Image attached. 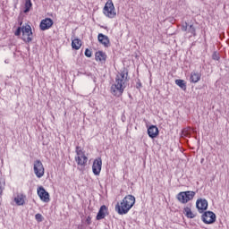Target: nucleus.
Listing matches in <instances>:
<instances>
[{
  "instance_id": "nucleus-1",
  "label": "nucleus",
  "mask_w": 229,
  "mask_h": 229,
  "mask_svg": "<svg viewBox=\"0 0 229 229\" xmlns=\"http://www.w3.org/2000/svg\"><path fill=\"white\" fill-rule=\"evenodd\" d=\"M129 81L128 71L119 72L114 78V83L111 85V94L115 96V98H121L124 93V89L128 87Z\"/></svg>"
},
{
  "instance_id": "nucleus-2",
  "label": "nucleus",
  "mask_w": 229,
  "mask_h": 229,
  "mask_svg": "<svg viewBox=\"0 0 229 229\" xmlns=\"http://www.w3.org/2000/svg\"><path fill=\"white\" fill-rule=\"evenodd\" d=\"M133 205H135V197L133 195H127L121 203L116 204L115 210L120 216H124V214L131 210Z\"/></svg>"
},
{
  "instance_id": "nucleus-3",
  "label": "nucleus",
  "mask_w": 229,
  "mask_h": 229,
  "mask_svg": "<svg viewBox=\"0 0 229 229\" xmlns=\"http://www.w3.org/2000/svg\"><path fill=\"white\" fill-rule=\"evenodd\" d=\"M21 33H22L21 40L30 44L31 40H33V32L31 31V26L23 25L22 27H19L15 31L14 35L16 37H21Z\"/></svg>"
},
{
  "instance_id": "nucleus-4",
  "label": "nucleus",
  "mask_w": 229,
  "mask_h": 229,
  "mask_svg": "<svg viewBox=\"0 0 229 229\" xmlns=\"http://www.w3.org/2000/svg\"><path fill=\"white\" fill-rule=\"evenodd\" d=\"M75 153V162L77 163V165H79V167L83 169V167L87 165V162H89V157L85 156V152L83 151V149H81V147L80 146L76 147Z\"/></svg>"
},
{
  "instance_id": "nucleus-5",
  "label": "nucleus",
  "mask_w": 229,
  "mask_h": 229,
  "mask_svg": "<svg viewBox=\"0 0 229 229\" xmlns=\"http://www.w3.org/2000/svg\"><path fill=\"white\" fill-rule=\"evenodd\" d=\"M103 13L108 19L115 18V15H117V13L115 12V6L114 5V2H112V0H108L106 3L103 8Z\"/></svg>"
},
{
  "instance_id": "nucleus-6",
  "label": "nucleus",
  "mask_w": 229,
  "mask_h": 229,
  "mask_svg": "<svg viewBox=\"0 0 229 229\" xmlns=\"http://www.w3.org/2000/svg\"><path fill=\"white\" fill-rule=\"evenodd\" d=\"M196 196V192L194 191H181L177 194V199L180 203L185 205V203H189L191 199H194Z\"/></svg>"
},
{
  "instance_id": "nucleus-7",
  "label": "nucleus",
  "mask_w": 229,
  "mask_h": 229,
  "mask_svg": "<svg viewBox=\"0 0 229 229\" xmlns=\"http://www.w3.org/2000/svg\"><path fill=\"white\" fill-rule=\"evenodd\" d=\"M33 171L37 178H42V176H44L46 173V169L44 168V165L42 164V161H40L39 159L34 161Z\"/></svg>"
},
{
  "instance_id": "nucleus-8",
  "label": "nucleus",
  "mask_w": 229,
  "mask_h": 229,
  "mask_svg": "<svg viewBox=\"0 0 229 229\" xmlns=\"http://www.w3.org/2000/svg\"><path fill=\"white\" fill-rule=\"evenodd\" d=\"M216 215L212 211H206L201 216V220L205 225H214L216 223Z\"/></svg>"
},
{
  "instance_id": "nucleus-9",
  "label": "nucleus",
  "mask_w": 229,
  "mask_h": 229,
  "mask_svg": "<svg viewBox=\"0 0 229 229\" xmlns=\"http://www.w3.org/2000/svg\"><path fill=\"white\" fill-rule=\"evenodd\" d=\"M103 165V160L101 157H98L94 160L93 165H92V171L95 176H99L101 174V167Z\"/></svg>"
},
{
  "instance_id": "nucleus-10",
  "label": "nucleus",
  "mask_w": 229,
  "mask_h": 229,
  "mask_svg": "<svg viewBox=\"0 0 229 229\" xmlns=\"http://www.w3.org/2000/svg\"><path fill=\"white\" fill-rule=\"evenodd\" d=\"M38 196L40 198L41 201H44V203H49L51 200L49 199V192H47L42 186L38 188Z\"/></svg>"
},
{
  "instance_id": "nucleus-11",
  "label": "nucleus",
  "mask_w": 229,
  "mask_h": 229,
  "mask_svg": "<svg viewBox=\"0 0 229 229\" xmlns=\"http://www.w3.org/2000/svg\"><path fill=\"white\" fill-rule=\"evenodd\" d=\"M196 207L199 212L202 213L208 208V201L205 199H199L196 202Z\"/></svg>"
},
{
  "instance_id": "nucleus-12",
  "label": "nucleus",
  "mask_w": 229,
  "mask_h": 229,
  "mask_svg": "<svg viewBox=\"0 0 229 229\" xmlns=\"http://www.w3.org/2000/svg\"><path fill=\"white\" fill-rule=\"evenodd\" d=\"M108 216V208L106 206L103 205L100 207L98 213L97 215V221H101V219H105Z\"/></svg>"
},
{
  "instance_id": "nucleus-13",
  "label": "nucleus",
  "mask_w": 229,
  "mask_h": 229,
  "mask_svg": "<svg viewBox=\"0 0 229 229\" xmlns=\"http://www.w3.org/2000/svg\"><path fill=\"white\" fill-rule=\"evenodd\" d=\"M51 26H53V20H51V18H46L41 21L39 28L41 31H46V30H49Z\"/></svg>"
},
{
  "instance_id": "nucleus-14",
  "label": "nucleus",
  "mask_w": 229,
  "mask_h": 229,
  "mask_svg": "<svg viewBox=\"0 0 229 229\" xmlns=\"http://www.w3.org/2000/svg\"><path fill=\"white\" fill-rule=\"evenodd\" d=\"M98 38L104 47H110V38L108 36L99 33Z\"/></svg>"
},
{
  "instance_id": "nucleus-15",
  "label": "nucleus",
  "mask_w": 229,
  "mask_h": 229,
  "mask_svg": "<svg viewBox=\"0 0 229 229\" xmlns=\"http://www.w3.org/2000/svg\"><path fill=\"white\" fill-rule=\"evenodd\" d=\"M158 127H157L156 125H151L148 129V137H150V139H157V137H158Z\"/></svg>"
},
{
  "instance_id": "nucleus-16",
  "label": "nucleus",
  "mask_w": 229,
  "mask_h": 229,
  "mask_svg": "<svg viewBox=\"0 0 229 229\" xmlns=\"http://www.w3.org/2000/svg\"><path fill=\"white\" fill-rule=\"evenodd\" d=\"M95 60L100 62V64H105L106 62V54L103 51H98L95 54Z\"/></svg>"
},
{
  "instance_id": "nucleus-17",
  "label": "nucleus",
  "mask_w": 229,
  "mask_h": 229,
  "mask_svg": "<svg viewBox=\"0 0 229 229\" xmlns=\"http://www.w3.org/2000/svg\"><path fill=\"white\" fill-rule=\"evenodd\" d=\"M201 80V73L198 72H191L190 76L191 83H198Z\"/></svg>"
},
{
  "instance_id": "nucleus-18",
  "label": "nucleus",
  "mask_w": 229,
  "mask_h": 229,
  "mask_svg": "<svg viewBox=\"0 0 229 229\" xmlns=\"http://www.w3.org/2000/svg\"><path fill=\"white\" fill-rule=\"evenodd\" d=\"M183 214L188 217V219H194L196 217V214H194L189 207L183 208Z\"/></svg>"
},
{
  "instance_id": "nucleus-19",
  "label": "nucleus",
  "mask_w": 229,
  "mask_h": 229,
  "mask_svg": "<svg viewBox=\"0 0 229 229\" xmlns=\"http://www.w3.org/2000/svg\"><path fill=\"white\" fill-rule=\"evenodd\" d=\"M26 196H24L23 194H19L14 198V201L16 203V205H18V207H21L22 205H24Z\"/></svg>"
},
{
  "instance_id": "nucleus-20",
  "label": "nucleus",
  "mask_w": 229,
  "mask_h": 229,
  "mask_svg": "<svg viewBox=\"0 0 229 229\" xmlns=\"http://www.w3.org/2000/svg\"><path fill=\"white\" fill-rule=\"evenodd\" d=\"M72 49H75L76 51H78V49L81 47V40H80L79 38L73 39L72 41Z\"/></svg>"
},
{
  "instance_id": "nucleus-21",
  "label": "nucleus",
  "mask_w": 229,
  "mask_h": 229,
  "mask_svg": "<svg viewBox=\"0 0 229 229\" xmlns=\"http://www.w3.org/2000/svg\"><path fill=\"white\" fill-rule=\"evenodd\" d=\"M175 85L180 87V89H182V90H187V82H185V81L183 80H180V79L176 80Z\"/></svg>"
},
{
  "instance_id": "nucleus-22",
  "label": "nucleus",
  "mask_w": 229,
  "mask_h": 229,
  "mask_svg": "<svg viewBox=\"0 0 229 229\" xmlns=\"http://www.w3.org/2000/svg\"><path fill=\"white\" fill-rule=\"evenodd\" d=\"M32 6L31 0H26L24 13H28Z\"/></svg>"
},
{
  "instance_id": "nucleus-23",
  "label": "nucleus",
  "mask_w": 229,
  "mask_h": 229,
  "mask_svg": "<svg viewBox=\"0 0 229 229\" xmlns=\"http://www.w3.org/2000/svg\"><path fill=\"white\" fill-rule=\"evenodd\" d=\"M35 219L38 223H42V221H44V216H42V214L38 213L35 215Z\"/></svg>"
},
{
  "instance_id": "nucleus-24",
  "label": "nucleus",
  "mask_w": 229,
  "mask_h": 229,
  "mask_svg": "<svg viewBox=\"0 0 229 229\" xmlns=\"http://www.w3.org/2000/svg\"><path fill=\"white\" fill-rule=\"evenodd\" d=\"M188 32L193 35V37H196V29L194 28L193 25H190Z\"/></svg>"
},
{
  "instance_id": "nucleus-25",
  "label": "nucleus",
  "mask_w": 229,
  "mask_h": 229,
  "mask_svg": "<svg viewBox=\"0 0 229 229\" xmlns=\"http://www.w3.org/2000/svg\"><path fill=\"white\" fill-rule=\"evenodd\" d=\"M85 56H87V58H90V56H92V51H90L89 48H86Z\"/></svg>"
},
{
  "instance_id": "nucleus-26",
  "label": "nucleus",
  "mask_w": 229,
  "mask_h": 229,
  "mask_svg": "<svg viewBox=\"0 0 229 229\" xmlns=\"http://www.w3.org/2000/svg\"><path fill=\"white\" fill-rule=\"evenodd\" d=\"M86 223H87V225H90L92 223V218L90 216H88L86 218Z\"/></svg>"
},
{
  "instance_id": "nucleus-27",
  "label": "nucleus",
  "mask_w": 229,
  "mask_h": 229,
  "mask_svg": "<svg viewBox=\"0 0 229 229\" xmlns=\"http://www.w3.org/2000/svg\"><path fill=\"white\" fill-rule=\"evenodd\" d=\"M187 26H188L187 22H185V24H183V25L182 26V31H187Z\"/></svg>"
},
{
  "instance_id": "nucleus-28",
  "label": "nucleus",
  "mask_w": 229,
  "mask_h": 229,
  "mask_svg": "<svg viewBox=\"0 0 229 229\" xmlns=\"http://www.w3.org/2000/svg\"><path fill=\"white\" fill-rule=\"evenodd\" d=\"M213 60H219V55L216 54L213 55Z\"/></svg>"
},
{
  "instance_id": "nucleus-29",
  "label": "nucleus",
  "mask_w": 229,
  "mask_h": 229,
  "mask_svg": "<svg viewBox=\"0 0 229 229\" xmlns=\"http://www.w3.org/2000/svg\"><path fill=\"white\" fill-rule=\"evenodd\" d=\"M182 134H184V135H189V130L184 129V130L182 131Z\"/></svg>"
}]
</instances>
